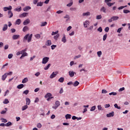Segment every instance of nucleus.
I'll return each mask as SVG.
<instances>
[{
	"mask_svg": "<svg viewBox=\"0 0 130 130\" xmlns=\"http://www.w3.org/2000/svg\"><path fill=\"white\" fill-rule=\"evenodd\" d=\"M58 33V30H57V31H55V32L53 31V32H52L51 35H52V36L56 35V34H57Z\"/></svg>",
	"mask_w": 130,
	"mask_h": 130,
	"instance_id": "de8ad7c7",
	"label": "nucleus"
},
{
	"mask_svg": "<svg viewBox=\"0 0 130 130\" xmlns=\"http://www.w3.org/2000/svg\"><path fill=\"white\" fill-rule=\"evenodd\" d=\"M51 44H52L51 41L47 40L46 42L45 45H46V46H50V45H51Z\"/></svg>",
	"mask_w": 130,
	"mask_h": 130,
	"instance_id": "ddd939ff",
	"label": "nucleus"
},
{
	"mask_svg": "<svg viewBox=\"0 0 130 130\" xmlns=\"http://www.w3.org/2000/svg\"><path fill=\"white\" fill-rule=\"evenodd\" d=\"M57 74H58V72H53L50 76V78L53 79V78H55V77H56V75H57Z\"/></svg>",
	"mask_w": 130,
	"mask_h": 130,
	"instance_id": "20e7f679",
	"label": "nucleus"
},
{
	"mask_svg": "<svg viewBox=\"0 0 130 130\" xmlns=\"http://www.w3.org/2000/svg\"><path fill=\"white\" fill-rule=\"evenodd\" d=\"M113 116H114V112L107 114V117H113Z\"/></svg>",
	"mask_w": 130,
	"mask_h": 130,
	"instance_id": "6e6552de",
	"label": "nucleus"
},
{
	"mask_svg": "<svg viewBox=\"0 0 130 130\" xmlns=\"http://www.w3.org/2000/svg\"><path fill=\"white\" fill-rule=\"evenodd\" d=\"M95 109H96V106H93L90 109V111H94V110H95Z\"/></svg>",
	"mask_w": 130,
	"mask_h": 130,
	"instance_id": "c03bdc74",
	"label": "nucleus"
},
{
	"mask_svg": "<svg viewBox=\"0 0 130 130\" xmlns=\"http://www.w3.org/2000/svg\"><path fill=\"white\" fill-rule=\"evenodd\" d=\"M38 102H39V99L38 98H36L35 100V103H38Z\"/></svg>",
	"mask_w": 130,
	"mask_h": 130,
	"instance_id": "bf43d9fd",
	"label": "nucleus"
},
{
	"mask_svg": "<svg viewBox=\"0 0 130 130\" xmlns=\"http://www.w3.org/2000/svg\"><path fill=\"white\" fill-rule=\"evenodd\" d=\"M5 74H7V76H11V75H13L12 72H10L9 73H6Z\"/></svg>",
	"mask_w": 130,
	"mask_h": 130,
	"instance_id": "052dcab7",
	"label": "nucleus"
},
{
	"mask_svg": "<svg viewBox=\"0 0 130 130\" xmlns=\"http://www.w3.org/2000/svg\"><path fill=\"white\" fill-rule=\"evenodd\" d=\"M10 125H12V122H8L5 124V126H10Z\"/></svg>",
	"mask_w": 130,
	"mask_h": 130,
	"instance_id": "79ce46f5",
	"label": "nucleus"
},
{
	"mask_svg": "<svg viewBox=\"0 0 130 130\" xmlns=\"http://www.w3.org/2000/svg\"><path fill=\"white\" fill-rule=\"evenodd\" d=\"M26 49H24V50H23L20 51V54H23V53H24L25 52H26Z\"/></svg>",
	"mask_w": 130,
	"mask_h": 130,
	"instance_id": "e2e57ef3",
	"label": "nucleus"
},
{
	"mask_svg": "<svg viewBox=\"0 0 130 130\" xmlns=\"http://www.w3.org/2000/svg\"><path fill=\"white\" fill-rule=\"evenodd\" d=\"M114 107L115 108H117V109H120V107H118V105H117V104H115V105H114Z\"/></svg>",
	"mask_w": 130,
	"mask_h": 130,
	"instance_id": "5fc2aeb1",
	"label": "nucleus"
},
{
	"mask_svg": "<svg viewBox=\"0 0 130 130\" xmlns=\"http://www.w3.org/2000/svg\"><path fill=\"white\" fill-rule=\"evenodd\" d=\"M75 72H74V71H70L69 72V75L70 76V77H71V78H73V77H74V76H75Z\"/></svg>",
	"mask_w": 130,
	"mask_h": 130,
	"instance_id": "9d476101",
	"label": "nucleus"
},
{
	"mask_svg": "<svg viewBox=\"0 0 130 130\" xmlns=\"http://www.w3.org/2000/svg\"><path fill=\"white\" fill-rule=\"evenodd\" d=\"M14 10L15 12H21V11H22V7H18L17 8H15Z\"/></svg>",
	"mask_w": 130,
	"mask_h": 130,
	"instance_id": "2eb2a0df",
	"label": "nucleus"
},
{
	"mask_svg": "<svg viewBox=\"0 0 130 130\" xmlns=\"http://www.w3.org/2000/svg\"><path fill=\"white\" fill-rule=\"evenodd\" d=\"M109 95H113V96H116V95H117V93L116 92H110Z\"/></svg>",
	"mask_w": 130,
	"mask_h": 130,
	"instance_id": "c9c22d12",
	"label": "nucleus"
},
{
	"mask_svg": "<svg viewBox=\"0 0 130 130\" xmlns=\"http://www.w3.org/2000/svg\"><path fill=\"white\" fill-rule=\"evenodd\" d=\"M62 42H63V43H66L67 42V39H66V35H63V38L61 39Z\"/></svg>",
	"mask_w": 130,
	"mask_h": 130,
	"instance_id": "dca6fc26",
	"label": "nucleus"
},
{
	"mask_svg": "<svg viewBox=\"0 0 130 130\" xmlns=\"http://www.w3.org/2000/svg\"><path fill=\"white\" fill-rule=\"evenodd\" d=\"M49 60V57H44L42 60L43 64H46V63L48 62Z\"/></svg>",
	"mask_w": 130,
	"mask_h": 130,
	"instance_id": "f03ea898",
	"label": "nucleus"
},
{
	"mask_svg": "<svg viewBox=\"0 0 130 130\" xmlns=\"http://www.w3.org/2000/svg\"><path fill=\"white\" fill-rule=\"evenodd\" d=\"M55 106L52 107L53 109H56L59 105H60V103L58 101H56L55 103Z\"/></svg>",
	"mask_w": 130,
	"mask_h": 130,
	"instance_id": "7ed1b4c3",
	"label": "nucleus"
},
{
	"mask_svg": "<svg viewBox=\"0 0 130 130\" xmlns=\"http://www.w3.org/2000/svg\"><path fill=\"white\" fill-rule=\"evenodd\" d=\"M27 82H28V78L27 77L24 78L22 81V84H25V83H27Z\"/></svg>",
	"mask_w": 130,
	"mask_h": 130,
	"instance_id": "4be33fe9",
	"label": "nucleus"
},
{
	"mask_svg": "<svg viewBox=\"0 0 130 130\" xmlns=\"http://www.w3.org/2000/svg\"><path fill=\"white\" fill-rule=\"evenodd\" d=\"M43 6V3L40 2L37 3V7H42Z\"/></svg>",
	"mask_w": 130,
	"mask_h": 130,
	"instance_id": "f704fd0d",
	"label": "nucleus"
},
{
	"mask_svg": "<svg viewBox=\"0 0 130 130\" xmlns=\"http://www.w3.org/2000/svg\"><path fill=\"white\" fill-rule=\"evenodd\" d=\"M13 57V54H9L8 55V58H9V59H11V58H12Z\"/></svg>",
	"mask_w": 130,
	"mask_h": 130,
	"instance_id": "13d9d810",
	"label": "nucleus"
},
{
	"mask_svg": "<svg viewBox=\"0 0 130 130\" xmlns=\"http://www.w3.org/2000/svg\"><path fill=\"white\" fill-rule=\"evenodd\" d=\"M16 23L17 25H20V24H21V19H17L16 21Z\"/></svg>",
	"mask_w": 130,
	"mask_h": 130,
	"instance_id": "e433bc0d",
	"label": "nucleus"
},
{
	"mask_svg": "<svg viewBox=\"0 0 130 130\" xmlns=\"http://www.w3.org/2000/svg\"><path fill=\"white\" fill-rule=\"evenodd\" d=\"M1 120L2 121V122H8V120H7V119H5V118H1Z\"/></svg>",
	"mask_w": 130,
	"mask_h": 130,
	"instance_id": "8fccbe9b",
	"label": "nucleus"
},
{
	"mask_svg": "<svg viewBox=\"0 0 130 130\" xmlns=\"http://www.w3.org/2000/svg\"><path fill=\"white\" fill-rule=\"evenodd\" d=\"M12 8L11 6H9V7H4L3 10L4 12H7V11H11L12 10Z\"/></svg>",
	"mask_w": 130,
	"mask_h": 130,
	"instance_id": "39448f33",
	"label": "nucleus"
},
{
	"mask_svg": "<svg viewBox=\"0 0 130 130\" xmlns=\"http://www.w3.org/2000/svg\"><path fill=\"white\" fill-rule=\"evenodd\" d=\"M91 15V13L87 12L86 13H83V16H90Z\"/></svg>",
	"mask_w": 130,
	"mask_h": 130,
	"instance_id": "2f4dec72",
	"label": "nucleus"
},
{
	"mask_svg": "<svg viewBox=\"0 0 130 130\" xmlns=\"http://www.w3.org/2000/svg\"><path fill=\"white\" fill-rule=\"evenodd\" d=\"M52 94L51 93H47L46 95H45V98H51Z\"/></svg>",
	"mask_w": 130,
	"mask_h": 130,
	"instance_id": "412c9836",
	"label": "nucleus"
},
{
	"mask_svg": "<svg viewBox=\"0 0 130 130\" xmlns=\"http://www.w3.org/2000/svg\"><path fill=\"white\" fill-rule=\"evenodd\" d=\"M35 76L36 77H39V76H40V72H37L35 74Z\"/></svg>",
	"mask_w": 130,
	"mask_h": 130,
	"instance_id": "680f3d73",
	"label": "nucleus"
},
{
	"mask_svg": "<svg viewBox=\"0 0 130 130\" xmlns=\"http://www.w3.org/2000/svg\"><path fill=\"white\" fill-rule=\"evenodd\" d=\"M7 30H8V24H4L3 28V31H7Z\"/></svg>",
	"mask_w": 130,
	"mask_h": 130,
	"instance_id": "6ab92c4d",
	"label": "nucleus"
},
{
	"mask_svg": "<svg viewBox=\"0 0 130 130\" xmlns=\"http://www.w3.org/2000/svg\"><path fill=\"white\" fill-rule=\"evenodd\" d=\"M12 38H13V40H17V39H19V38H20V35H14L13 36Z\"/></svg>",
	"mask_w": 130,
	"mask_h": 130,
	"instance_id": "0eeeda50",
	"label": "nucleus"
},
{
	"mask_svg": "<svg viewBox=\"0 0 130 130\" xmlns=\"http://www.w3.org/2000/svg\"><path fill=\"white\" fill-rule=\"evenodd\" d=\"M28 108V106L25 105L22 107V111H24V110H26Z\"/></svg>",
	"mask_w": 130,
	"mask_h": 130,
	"instance_id": "72a5a7b5",
	"label": "nucleus"
},
{
	"mask_svg": "<svg viewBox=\"0 0 130 130\" xmlns=\"http://www.w3.org/2000/svg\"><path fill=\"white\" fill-rule=\"evenodd\" d=\"M35 37L37 38V39H40L41 36H40V34H38L35 35Z\"/></svg>",
	"mask_w": 130,
	"mask_h": 130,
	"instance_id": "7c9ffc66",
	"label": "nucleus"
},
{
	"mask_svg": "<svg viewBox=\"0 0 130 130\" xmlns=\"http://www.w3.org/2000/svg\"><path fill=\"white\" fill-rule=\"evenodd\" d=\"M106 38H107V34H106L104 36H103V41H105L106 40Z\"/></svg>",
	"mask_w": 130,
	"mask_h": 130,
	"instance_id": "a18cd8bd",
	"label": "nucleus"
},
{
	"mask_svg": "<svg viewBox=\"0 0 130 130\" xmlns=\"http://www.w3.org/2000/svg\"><path fill=\"white\" fill-rule=\"evenodd\" d=\"M123 13L124 14H128V13H130V11H129V10H124Z\"/></svg>",
	"mask_w": 130,
	"mask_h": 130,
	"instance_id": "603ef678",
	"label": "nucleus"
},
{
	"mask_svg": "<svg viewBox=\"0 0 130 130\" xmlns=\"http://www.w3.org/2000/svg\"><path fill=\"white\" fill-rule=\"evenodd\" d=\"M58 37H59V34H57L56 36H54V39H55V40H57V38H58Z\"/></svg>",
	"mask_w": 130,
	"mask_h": 130,
	"instance_id": "37998d69",
	"label": "nucleus"
},
{
	"mask_svg": "<svg viewBox=\"0 0 130 130\" xmlns=\"http://www.w3.org/2000/svg\"><path fill=\"white\" fill-rule=\"evenodd\" d=\"M64 81V78L63 77H60L58 79V82H59L60 83H63Z\"/></svg>",
	"mask_w": 130,
	"mask_h": 130,
	"instance_id": "393cba45",
	"label": "nucleus"
},
{
	"mask_svg": "<svg viewBox=\"0 0 130 130\" xmlns=\"http://www.w3.org/2000/svg\"><path fill=\"white\" fill-rule=\"evenodd\" d=\"M28 30H29V27L27 26H24L22 29V31H23L24 32H26L28 31Z\"/></svg>",
	"mask_w": 130,
	"mask_h": 130,
	"instance_id": "aec40b11",
	"label": "nucleus"
},
{
	"mask_svg": "<svg viewBox=\"0 0 130 130\" xmlns=\"http://www.w3.org/2000/svg\"><path fill=\"white\" fill-rule=\"evenodd\" d=\"M27 15H28V13L24 12L23 13H22L19 15V17L20 18H24L25 17H27Z\"/></svg>",
	"mask_w": 130,
	"mask_h": 130,
	"instance_id": "1a4fd4ad",
	"label": "nucleus"
},
{
	"mask_svg": "<svg viewBox=\"0 0 130 130\" xmlns=\"http://www.w3.org/2000/svg\"><path fill=\"white\" fill-rule=\"evenodd\" d=\"M41 126H42V125L41 124V123H39L37 124V127L40 128V127H41Z\"/></svg>",
	"mask_w": 130,
	"mask_h": 130,
	"instance_id": "774afa93",
	"label": "nucleus"
},
{
	"mask_svg": "<svg viewBox=\"0 0 130 130\" xmlns=\"http://www.w3.org/2000/svg\"><path fill=\"white\" fill-rule=\"evenodd\" d=\"M17 89H22V88H24V84H19L17 86Z\"/></svg>",
	"mask_w": 130,
	"mask_h": 130,
	"instance_id": "5701e85b",
	"label": "nucleus"
},
{
	"mask_svg": "<svg viewBox=\"0 0 130 130\" xmlns=\"http://www.w3.org/2000/svg\"><path fill=\"white\" fill-rule=\"evenodd\" d=\"M73 4H74V2H73V0H71V2L67 5V7H72L73 6Z\"/></svg>",
	"mask_w": 130,
	"mask_h": 130,
	"instance_id": "cd10ccee",
	"label": "nucleus"
},
{
	"mask_svg": "<svg viewBox=\"0 0 130 130\" xmlns=\"http://www.w3.org/2000/svg\"><path fill=\"white\" fill-rule=\"evenodd\" d=\"M66 119H71L72 118V115L67 114L65 115Z\"/></svg>",
	"mask_w": 130,
	"mask_h": 130,
	"instance_id": "4468645a",
	"label": "nucleus"
},
{
	"mask_svg": "<svg viewBox=\"0 0 130 130\" xmlns=\"http://www.w3.org/2000/svg\"><path fill=\"white\" fill-rule=\"evenodd\" d=\"M8 13V18L9 19H11V18H12L13 16H14V13H13L12 11H9Z\"/></svg>",
	"mask_w": 130,
	"mask_h": 130,
	"instance_id": "423d86ee",
	"label": "nucleus"
},
{
	"mask_svg": "<svg viewBox=\"0 0 130 130\" xmlns=\"http://www.w3.org/2000/svg\"><path fill=\"white\" fill-rule=\"evenodd\" d=\"M23 94H25V95H28V94H29V90H24L23 92Z\"/></svg>",
	"mask_w": 130,
	"mask_h": 130,
	"instance_id": "58836bf2",
	"label": "nucleus"
},
{
	"mask_svg": "<svg viewBox=\"0 0 130 130\" xmlns=\"http://www.w3.org/2000/svg\"><path fill=\"white\" fill-rule=\"evenodd\" d=\"M8 103H10V102L9 101V100L6 99L4 102V104H8Z\"/></svg>",
	"mask_w": 130,
	"mask_h": 130,
	"instance_id": "a19ab883",
	"label": "nucleus"
},
{
	"mask_svg": "<svg viewBox=\"0 0 130 130\" xmlns=\"http://www.w3.org/2000/svg\"><path fill=\"white\" fill-rule=\"evenodd\" d=\"M97 54H98V56H99V57H100V56H101V55H102V52L101 51H98L97 52Z\"/></svg>",
	"mask_w": 130,
	"mask_h": 130,
	"instance_id": "ea45409f",
	"label": "nucleus"
},
{
	"mask_svg": "<svg viewBox=\"0 0 130 130\" xmlns=\"http://www.w3.org/2000/svg\"><path fill=\"white\" fill-rule=\"evenodd\" d=\"M7 77H8L7 74L5 73L4 75L2 76V81H5Z\"/></svg>",
	"mask_w": 130,
	"mask_h": 130,
	"instance_id": "f3484780",
	"label": "nucleus"
},
{
	"mask_svg": "<svg viewBox=\"0 0 130 130\" xmlns=\"http://www.w3.org/2000/svg\"><path fill=\"white\" fill-rule=\"evenodd\" d=\"M98 31H99V32H102V31H103L102 27H100L98 29Z\"/></svg>",
	"mask_w": 130,
	"mask_h": 130,
	"instance_id": "69168bd1",
	"label": "nucleus"
},
{
	"mask_svg": "<svg viewBox=\"0 0 130 130\" xmlns=\"http://www.w3.org/2000/svg\"><path fill=\"white\" fill-rule=\"evenodd\" d=\"M32 36H33V34H30V35L29 34L25 35V36L23 38V42H26V40H27V42H31L32 40Z\"/></svg>",
	"mask_w": 130,
	"mask_h": 130,
	"instance_id": "f257e3e1",
	"label": "nucleus"
},
{
	"mask_svg": "<svg viewBox=\"0 0 130 130\" xmlns=\"http://www.w3.org/2000/svg\"><path fill=\"white\" fill-rule=\"evenodd\" d=\"M28 55V54L26 52H24L22 54V56H27Z\"/></svg>",
	"mask_w": 130,
	"mask_h": 130,
	"instance_id": "0e129e2a",
	"label": "nucleus"
},
{
	"mask_svg": "<svg viewBox=\"0 0 130 130\" xmlns=\"http://www.w3.org/2000/svg\"><path fill=\"white\" fill-rule=\"evenodd\" d=\"M47 25V22L45 21L44 22H42L41 26V27H44V26H46Z\"/></svg>",
	"mask_w": 130,
	"mask_h": 130,
	"instance_id": "c756f323",
	"label": "nucleus"
},
{
	"mask_svg": "<svg viewBox=\"0 0 130 130\" xmlns=\"http://www.w3.org/2000/svg\"><path fill=\"white\" fill-rule=\"evenodd\" d=\"M26 105H30V103H31V101L30 100V99L27 98L26 99Z\"/></svg>",
	"mask_w": 130,
	"mask_h": 130,
	"instance_id": "a211bd4d",
	"label": "nucleus"
},
{
	"mask_svg": "<svg viewBox=\"0 0 130 130\" xmlns=\"http://www.w3.org/2000/svg\"><path fill=\"white\" fill-rule=\"evenodd\" d=\"M112 19H113V21H116L119 19V17L118 16H113L112 17Z\"/></svg>",
	"mask_w": 130,
	"mask_h": 130,
	"instance_id": "bb28decb",
	"label": "nucleus"
},
{
	"mask_svg": "<svg viewBox=\"0 0 130 130\" xmlns=\"http://www.w3.org/2000/svg\"><path fill=\"white\" fill-rule=\"evenodd\" d=\"M102 19V16L101 15L96 16V20H101Z\"/></svg>",
	"mask_w": 130,
	"mask_h": 130,
	"instance_id": "4c0bfd02",
	"label": "nucleus"
},
{
	"mask_svg": "<svg viewBox=\"0 0 130 130\" xmlns=\"http://www.w3.org/2000/svg\"><path fill=\"white\" fill-rule=\"evenodd\" d=\"M98 108L99 110H102V107H101V105L98 106Z\"/></svg>",
	"mask_w": 130,
	"mask_h": 130,
	"instance_id": "338daca9",
	"label": "nucleus"
},
{
	"mask_svg": "<svg viewBox=\"0 0 130 130\" xmlns=\"http://www.w3.org/2000/svg\"><path fill=\"white\" fill-rule=\"evenodd\" d=\"M88 23H89V21H88V20L85 21L83 23L84 27L85 28H87V25H88Z\"/></svg>",
	"mask_w": 130,
	"mask_h": 130,
	"instance_id": "b1692460",
	"label": "nucleus"
},
{
	"mask_svg": "<svg viewBox=\"0 0 130 130\" xmlns=\"http://www.w3.org/2000/svg\"><path fill=\"white\" fill-rule=\"evenodd\" d=\"M123 28V27H120V28H119L117 31V32L118 33H120V32H121V30H122Z\"/></svg>",
	"mask_w": 130,
	"mask_h": 130,
	"instance_id": "864d4df0",
	"label": "nucleus"
},
{
	"mask_svg": "<svg viewBox=\"0 0 130 130\" xmlns=\"http://www.w3.org/2000/svg\"><path fill=\"white\" fill-rule=\"evenodd\" d=\"M102 94H107V93H108V91H107L105 89H103L102 91Z\"/></svg>",
	"mask_w": 130,
	"mask_h": 130,
	"instance_id": "49530a36",
	"label": "nucleus"
},
{
	"mask_svg": "<svg viewBox=\"0 0 130 130\" xmlns=\"http://www.w3.org/2000/svg\"><path fill=\"white\" fill-rule=\"evenodd\" d=\"M55 47H56V45H52L51 46V48L52 50H53L54 49H55Z\"/></svg>",
	"mask_w": 130,
	"mask_h": 130,
	"instance_id": "09e8293b",
	"label": "nucleus"
},
{
	"mask_svg": "<svg viewBox=\"0 0 130 130\" xmlns=\"http://www.w3.org/2000/svg\"><path fill=\"white\" fill-rule=\"evenodd\" d=\"M101 12H103L104 13H106V8H105V7H103L101 9Z\"/></svg>",
	"mask_w": 130,
	"mask_h": 130,
	"instance_id": "c85d7f7f",
	"label": "nucleus"
},
{
	"mask_svg": "<svg viewBox=\"0 0 130 130\" xmlns=\"http://www.w3.org/2000/svg\"><path fill=\"white\" fill-rule=\"evenodd\" d=\"M105 32H106L107 33L109 31V27H106L105 28Z\"/></svg>",
	"mask_w": 130,
	"mask_h": 130,
	"instance_id": "4d7b16f0",
	"label": "nucleus"
},
{
	"mask_svg": "<svg viewBox=\"0 0 130 130\" xmlns=\"http://www.w3.org/2000/svg\"><path fill=\"white\" fill-rule=\"evenodd\" d=\"M124 87H122V88H120L119 90H118V91L119 92H122V91H124Z\"/></svg>",
	"mask_w": 130,
	"mask_h": 130,
	"instance_id": "6e6d98bb",
	"label": "nucleus"
},
{
	"mask_svg": "<svg viewBox=\"0 0 130 130\" xmlns=\"http://www.w3.org/2000/svg\"><path fill=\"white\" fill-rule=\"evenodd\" d=\"M29 23H30V19H29V18L27 19L23 22V25H28Z\"/></svg>",
	"mask_w": 130,
	"mask_h": 130,
	"instance_id": "9b49d317",
	"label": "nucleus"
},
{
	"mask_svg": "<svg viewBox=\"0 0 130 130\" xmlns=\"http://www.w3.org/2000/svg\"><path fill=\"white\" fill-rule=\"evenodd\" d=\"M126 7H127V6H121V7H119L118 9V10H122V9H124V8H126Z\"/></svg>",
	"mask_w": 130,
	"mask_h": 130,
	"instance_id": "3c124183",
	"label": "nucleus"
},
{
	"mask_svg": "<svg viewBox=\"0 0 130 130\" xmlns=\"http://www.w3.org/2000/svg\"><path fill=\"white\" fill-rule=\"evenodd\" d=\"M51 66V64L49 63L46 67H45L44 68V70H45V71H47V70H48V69H49V68H50Z\"/></svg>",
	"mask_w": 130,
	"mask_h": 130,
	"instance_id": "a878e982",
	"label": "nucleus"
},
{
	"mask_svg": "<svg viewBox=\"0 0 130 130\" xmlns=\"http://www.w3.org/2000/svg\"><path fill=\"white\" fill-rule=\"evenodd\" d=\"M79 84H80V83L79 82V81H76L74 82V83L73 84V86H74V87H77V86H78L79 85Z\"/></svg>",
	"mask_w": 130,
	"mask_h": 130,
	"instance_id": "473e14b6",
	"label": "nucleus"
},
{
	"mask_svg": "<svg viewBox=\"0 0 130 130\" xmlns=\"http://www.w3.org/2000/svg\"><path fill=\"white\" fill-rule=\"evenodd\" d=\"M29 10H31V7L30 6H26L23 8L24 12H27Z\"/></svg>",
	"mask_w": 130,
	"mask_h": 130,
	"instance_id": "f8f14e48",
	"label": "nucleus"
}]
</instances>
